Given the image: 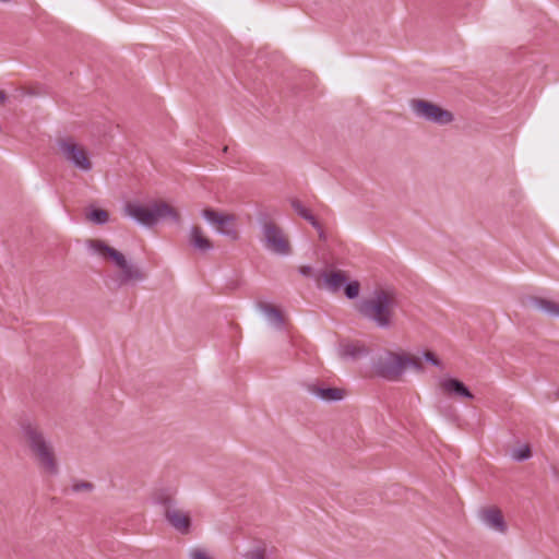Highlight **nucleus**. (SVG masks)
Here are the masks:
<instances>
[{
	"label": "nucleus",
	"instance_id": "6e6552de",
	"mask_svg": "<svg viewBox=\"0 0 559 559\" xmlns=\"http://www.w3.org/2000/svg\"><path fill=\"white\" fill-rule=\"evenodd\" d=\"M263 238L265 247L274 253L287 255L292 252L288 239L283 235V230L273 222L263 224Z\"/></svg>",
	"mask_w": 559,
	"mask_h": 559
},
{
	"label": "nucleus",
	"instance_id": "412c9836",
	"mask_svg": "<svg viewBox=\"0 0 559 559\" xmlns=\"http://www.w3.org/2000/svg\"><path fill=\"white\" fill-rule=\"evenodd\" d=\"M344 294L348 299H355L359 295L360 284L358 281L345 282Z\"/></svg>",
	"mask_w": 559,
	"mask_h": 559
},
{
	"label": "nucleus",
	"instance_id": "f257e3e1",
	"mask_svg": "<svg viewBox=\"0 0 559 559\" xmlns=\"http://www.w3.org/2000/svg\"><path fill=\"white\" fill-rule=\"evenodd\" d=\"M22 438L40 468L51 475L59 472L58 463L51 442L46 438L41 428L29 420L21 421Z\"/></svg>",
	"mask_w": 559,
	"mask_h": 559
},
{
	"label": "nucleus",
	"instance_id": "4468645a",
	"mask_svg": "<svg viewBox=\"0 0 559 559\" xmlns=\"http://www.w3.org/2000/svg\"><path fill=\"white\" fill-rule=\"evenodd\" d=\"M321 276L324 287L333 294L338 293L347 280L345 272L341 270L324 271Z\"/></svg>",
	"mask_w": 559,
	"mask_h": 559
},
{
	"label": "nucleus",
	"instance_id": "f8f14e48",
	"mask_svg": "<svg viewBox=\"0 0 559 559\" xmlns=\"http://www.w3.org/2000/svg\"><path fill=\"white\" fill-rule=\"evenodd\" d=\"M308 391L324 402H337L344 399L345 391L338 388H322L317 384H309Z\"/></svg>",
	"mask_w": 559,
	"mask_h": 559
},
{
	"label": "nucleus",
	"instance_id": "b1692460",
	"mask_svg": "<svg viewBox=\"0 0 559 559\" xmlns=\"http://www.w3.org/2000/svg\"><path fill=\"white\" fill-rule=\"evenodd\" d=\"M290 205L294 209V211L304 219L311 213L308 209H306L302 203L298 199H292Z\"/></svg>",
	"mask_w": 559,
	"mask_h": 559
},
{
	"label": "nucleus",
	"instance_id": "2eb2a0df",
	"mask_svg": "<svg viewBox=\"0 0 559 559\" xmlns=\"http://www.w3.org/2000/svg\"><path fill=\"white\" fill-rule=\"evenodd\" d=\"M483 520L498 532L504 533L507 531V524L503 515L498 508H488L484 510Z\"/></svg>",
	"mask_w": 559,
	"mask_h": 559
},
{
	"label": "nucleus",
	"instance_id": "7ed1b4c3",
	"mask_svg": "<svg viewBox=\"0 0 559 559\" xmlns=\"http://www.w3.org/2000/svg\"><path fill=\"white\" fill-rule=\"evenodd\" d=\"M394 305V294L385 289H379L376 290L373 298L362 299L357 310L364 318L373 321L378 328L389 329L392 323V308Z\"/></svg>",
	"mask_w": 559,
	"mask_h": 559
},
{
	"label": "nucleus",
	"instance_id": "aec40b11",
	"mask_svg": "<svg viewBox=\"0 0 559 559\" xmlns=\"http://www.w3.org/2000/svg\"><path fill=\"white\" fill-rule=\"evenodd\" d=\"M216 228L221 235L228 237L233 241H236L239 238L238 230L234 226V223L218 225Z\"/></svg>",
	"mask_w": 559,
	"mask_h": 559
},
{
	"label": "nucleus",
	"instance_id": "ddd939ff",
	"mask_svg": "<svg viewBox=\"0 0 559 559\" xmlns=\"http://www.w3.org/2000/svg\"><path fill=\"white\" fill-rule=\"evenodd\" d=\"M189 243L200 252H207L213 249V242L204 235L202 228L193 225L190 228Z\"/></svg>",
	"mask_w": 559,
	"mask_h": 559
},
{
	"label": "nucleus",
	"instance_id": "4be33fe9",
	"mask_svg": "<svg viewBox=\"0 0 559 559\" xmlns=\"http://www.w3.org/2000/svg\"><path fill=\"white\" fill-rule=\"evenodd\" d=\"M532 456V449L530 444H524L512 452V459L518 462H523Z\"/></svg>",
	"mask_w": 559,
	"mask_h": 559
},
{
	"label": "nucleus",
	"instance_id": "0eeeda50",
	"mask_svg": "<svg viewBox=\"0 0 559 559\" xmlns=\"http://www.w3.org/2000/svg\"><path fill=\"white\" fill-rule=\"evenodd\" d=\"M158 502L165 507V519L167 522L181 534H188L191 527V518L186 513L175 508V500L170 496H160Z\"/></svg>",
	"mask_w": 559,
	"mask_h": 559
},
{
	"label": "nucleus",
	"instance_id": "cd10ccee",
	"mask_svg": "<svg viewBox=\"0 0 559 559\" xmlns=\"http://www.w3.org/2000/svg\"><path fill=\"white\" fill-rule=\"evenodd\" d=\"M309 224H311V226L314 228V229H320V223L319 221L316 218V216L312 214V213H309V215L306 217V219Z\"/></svg>",
	"mask_w": 559,
	"mask_h": 559
},
{
	"label": "nucleus",
	"instance_id": "a211bd4d",
	"mask_svg": "<svg viewBox=\"0 0 559 559\" xmlns=\"http://www.w3.org/2000/svg\"><path fill=\"white\" fill-rule=\"evenodd\" d=\"M203 217L215 226L234 223L236 219L233 214H223L213 209H205L203 211Z\"/></svg>",
	"mask_w": 559,
	"mask_h": 559
},
{
	"label": "nucleus",
	"instance_id": "7c9ffc66",
	"mask_svg": "<svg viewBox=\"0 0 559 559\" xmlns=\"http://www.w3.org/2000/svg\"><path fill=\"white\" fill-rule=\"evenodd\" d=\"M8 99V96L4 91H0V104L4 105Z\"/></svg>",
	"mask_w": 559,
	"mask_h": 559
},
{
	"label": "nucleus",
	"instance_id": "c85d7f7f",
	"mask_svg": "<svg viewBox=\"0 0 559 559\" xmlns=\"http://www.w3.org/2000/svg\"><path fill=\"white\" fill-rule=\"evenodd\" d=\"M312 267L310 265H301L299 266V273L302 275V276H306V277H309L312 275Z\"/></svg>",
	"mask_w": 559,
	"mask_h": 559
},
{
	"label": "nucleus",
	"instance_id": "20e7f679",
	"mask_svg": "<svg viewBox=\"0 0 559 559\" xmlns=\"http://www.w3.org/2000/svg\"><path fill=\"white\" fill-rule=\"evenodd\" d=\"M124 213L145 227H153L160 218L169 217L175 223L180 219L176 209L166 202H156L152 207L136 202H128Z\"/></svg>",
	"mask_w": 559,
	"mask_h": 559
},
{
	"label": "nucleus",
	"instance_id": "1a4fd4ad",
	"mask_svg": "<svg viewBox=\"0 0 559 559\" xmlns=\"http://www.w3.org/2000/svg\"><path fill=\"white\" fill-rule=\"evenodd\" d=\"M59 147L66 159L75 168L84 171L92 169V162L88 158L86 151L81 145L68 141H61Z\"/></svg>",
	"mask_w": 559,
	"mask_h": 559
},
{
	"label": "nucleus",
	"instance_id": "c756f323",
	"mask_svg": "<svg viewBox=\"0 0 559 559\" xmlns=\"http://www.w3.org/2000/svg\"><path fill=\"white\" fill-rule=\"evenodd\" d=\"M317 231H318L319 239L321 241H326L328 236H326L325 231L323 230L322 225H320V229H317Z\"/></svg>",
	"mask_w": 559,
	"mask_h": 559
},
{
	"label": "nucleus",
	"instance_id": "dca6fc26",
	"mask_svg": "<svg viewBox=\"0 0 559 559\" xmlns=\"http://www.w3.org/2000/svg\"><path fill=\"white\" fill-rule=\"evenodd\" d=\"M257 306L259 310H261L266 316L267 320L272 324H274L278 329H282L284 326V316L277 307L264 301H259Z\"/></svg>",
	"mask_w": 559,
	"mask_h": 559
},
{
	"label": "nucleus",
	"instance_id": "f03ea898",
	"mask_svg": "<svg viewBox=\"0 0 559 559\" xmlns=\"http://www.w3.org/2000/svg\"><path fill=\"white\" fill-rule=\"evenodd\" d=\"M407 368H414L417 371L424 369L419 358L405 352L383 350L372 361V370L376 376L388 381H399Z\"/></svg>",
	"mask_w": 559,
	"mask_h": 559
},
{
	"label": "nucleus",
	"instance_id": "6ab92c4d",
	"mask_svg": "<svg viewBox=\"0 0 559 559\" xmlns=\"http://www.w3.org/2000/svg\"><path fill=\"white\" fill-rule=\"evenodd\" d=\"M86 218L96 225H104L109 221V213L104 209L92 207Z\"/></svg>",
	"mask_w": 559,
	"mask_h": 559
},
{
	"label": "nucleus",
	"instance_id": "393cba45",
	"mask_svg": "<svg viewBox=\"0 0 559 559\" xmlns=\"http://www.w3.org/2000/svg\"><path fill=\"white\" fill-rule=\"evenodd\" d=\"M94 489V485L90 481H85V480H82V481H78L75 483L73 486H72V490L74 492H80V491H92Z\"/></svg>",
	"mask_w": 559,
	"mask_h": 559
},
{
	"label": "nucleus",
	"instance_id": "bb28decb",
	"mask_svg": "<svg viewBox=\"0 0 559 559\" xmlns=\"http://www.w3.org/2000/svg\"><path fill=\"white\" fill-rule=\"evenodd\" d=\"M424 358L426 361L430 362L436 367L441 366V360L432 352H425Z\"/></svg>",
	"mask_w": 559,
	"mask_h": 559
},
{
	"label": "nucleus",
	"instance_id": "423d86ee",
	"mask_svg": "<svg viewBox=\"0 0 559 559\" xmlns=\"http://www.w3.org/2000/svg\"><path fill=\"white\" fill-rule=\"evenodd\" d=\"M411 106L418 117L440 126L451 123L454 120L451 111L425 99H412Z\"/></svg>",
	"mask_w": 559,
	"mask_h": 559
},
{
	"label": "nucleus",
	"instance_id": "f3484780",
	"mask_svg": "<svg viewBox=\"0 0 559 559\" xmlns=\"http://www.w3.org/2000/svg\"><path fill=\"white\" fill-rule=\"evenodd\" d=\"M528 302L548 313L551 317H559V304L542 297H530Z\"/></svg>",
	"mask_w": 559,
	"mask_h": 559
},
{
	"label": "nucleus",
	"instance_id": "9b49d317",
	"mask_svg": "<svg viewBox=\"0 0 559 559\" xmlns=\"http://www.w3.org/2000/svg\"><path fill=\"white\" fill-rule=\"evenodd\" d=\"M440 386L448 395H455L467 400L474 399V394L464 384V382L456 378H449L441 381Z\"/></svg>",
	"mask_w": 559,
	"mask_h": 559
},
{
	"label": "nucleus",
	"instance_id": "9d476101",
	"mask_svg": "<svg viewBox=\"0 0 559 559\" xmlns=\"http://www.w3.org/2000/svg\"><path fill=\"white\" fill-rule=\"evenodd\" d=\"M370 348L361 341H343L340 343L338 353L344 359L358 360L370 354Z\"/></svg>",
	"mask_w": 559,
	"mask_h": 559
},
{
	"label": "nucleus",
	"instance_id": "5701e85b",
	"mask_svg": "<svg viewBox=\"0 0 559 559\" xmlns=\"http://www.w3.org/2000/svg\"><path fill=\"white\" fill-rule=\"evenodd\" d=\"M245 559H266V549L265 547H257L252 550L247 551L243 555Z\"/></svg>",
	"mask_w": 559,
	"mask_h": 559
},
{
	"label": "nucleus",
	"instance_id": "39448f33",
	"mask_svg": "<svg viewBox=\"0 0 559 559\" xmlns=\"http://www.w3.org/2000/svg\"><path fill=\"white\" fill-rule=\"evenodd\" d=\"M87 245L104 258L112 261L120 269L119 282L121 285L130 282H141L146 277V274L139 266L128 263L120 251L108 246L104 240L91 239L87 241Z\"/></svg>",
	"mask_w": 559,
	"mask_h": 559
},
{
	"label": "nucleus",
	"instance_id": "a878e982",
	"mask_svg": "<svg viewBox=\"0 0 559 559\" xmlns=\"http://www.w3.org/2000/svg\"><path fill=\"white\" fill-rule=\"evenodd\" d=\"M190 559H213L204 550L194 548L190 551Z\"/></svg>",
	"mask_w": 559,
	"mask_h": 559
}]
</instances>
